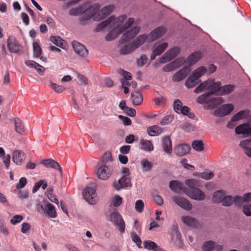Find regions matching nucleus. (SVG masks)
I'll use <instances>...</instances> for the list:
<instances>
[{
    "label": "nucleus",
    "instance_id": "f257e3e1",
    "mask_svg": "<svg viewBox=\"0 0 251 251\" xmlns=\"http://www.w3.org/2000/svg\"><path fill=\"white\" fill-rule=\"evenodd\" d=\"M101 5L99 3L91 5L85 10L83 16L80 18V22H83L93 18L95 21H100L109 16L115 9L114 5H107L100 9Z\"/></svg>",
    "mask_w": 251,
    "mask_h": 251
},
{
    "label": "nucleus",
    "instance_id": "f03ea898",
    "mask_svg": "<svg viewBox=\"0 0 251 251\" xmlns=\"http://www.w3.org/2000/svg\"><path fill=\"white\" fill-rule=\"evenodd\" d=\"M221 83L215 82L214 80H208L201 84L194 90V93L198 94L204 90H207V93L210 96L213 94L218 93L220 94Z\"/></svg>",
    "mask_w": 251,
    "mask_h": 251
},
{
    "label": "nucleus",
    "instance_id": "7ed1b4c3",
    "mask_svg": "<svg viewBox=\"0 0 251 251\" xmlns=\"http://www.w3.org/2000/svg\"><path fill=\"white\" fill-rule=\"evenodd\" d=\"M109 221L116 226L121 232L125 229V223L121 215L117 211H114L109 215Z\"/></svg>",
    "mask_w": 251,
    "mask_h": 251
},
{
    "label": "nucleus",
    "instance_id": "20e7f679",
    "mask_svg": "<svg viewBox=\"0 0 251 251\" xmlns=\"http://www.w3.org/2000/svg\"><path fill=\"white\" fill-rule=\"evenodd\" d=\"M97 176L99 179L105 180L111 175L112 168L111 166L97 164Z\"/></svg>",
    "mask_w": 251,
    "mask_h": 251
},
{
    "label": "nucleus",
    "instance_id": "39448f33",
    "mask_svg": "<svg viewBox=\"0 0 251 251\" xmlns=\"http://www.w3.org/2000/svg\"><path fill=\"white\" fill-rule=\"evenodd\" d=\"M186 194L190 198L197 201H203L205 198L204 193L198 188H185L184 190Z\"/></svg>",
    "mask_w": 251,
    "mask_h": 251
},
{
    "label": "nucleus",
    "instance_id": "423d86ee",
    "mask_svg": "<svg viewBox=\"0 0 251 251\" xmlns=\"http://www.w3.org/2000/svg\"><path fill=\"white\" fill-rule=\"evenodd\" d=\"M83 196L89 204H95L97 202L96 190L92 187L85 188L82 192Z\"/></svg>",
    "mask_w": 251,
    "mask_h": 251
},
{
    "label": "nucleus",
    "instance_id": "0eeeda50",
    "mask_svg": "<svg viewBox=\"0 0 251 251\" xmlns=\"http://www.w3.org/2000/svg\"><path fill=\"white\" fill-rule=\"evenodd\" d=\"M7 48L11 53H18L22 50V46L14 37L10 36L7 39Z\"/></svg>",
    "mask_w": 251,
    "mask_h": 251
},
{
    "label": "nucleus",
    "instance_id": "6e6552de",
    "mask_svg": "<svg viewBox=\"0 0 251 251\" xmlns=\"http://www.w3.org/2000/svg\"><path fill=\"white\" fill-rule=\"evenodd\" d=\"M178 48L174 47L166 52L160 58L159 62L161 64L168 62L174 58L179 52Z\"/></svg>",
    "mask_w": 251,
    "mask_h": 251
},
{
    "label": "nucleus",
    "instance_id": "1a4fd4ad",
    "mask_svg": "<svg viewBox=\"0 0 251 251\" xmlns=\"http://www.w3.org/2000/svg\"><path fill=\"white\" fill-rule=\"evenodd\" d=\"M233 109L234 106L232 104H223L214 111V114L216 117H223L229 114Z\"/></svg>",
    "mask_w": 251,
    "mask_h": 251
},
{
    "label": "nucleus",
    "instance_id": "9d476101",
    "mask_svg": "<svg viewBox=\"0 0 251 251\" xmlns=\"http://www.w3.org/2000/svg\"><path fill=\"white\" fill-rule=\"evenodd\" d=\"M173 200L177 205L185 210L189 211L192 208L191 202L185 198L175 196L173 197Z\"/></svg>",
    "mask_w": 251,
    "mask_h": 251
},
{
    "label": "nucleus",
    "instance_id": "9b49d317",
    "mask_svg": "<svg viewBox=\"0 0 251 251\" xmlns=\"http://www.w3.org/2000/svg\"><path fill=\"white\" fill-rule=\"evenodd\" d=\"M202 53L200 51H195L190 54L184 61V64L186 67H189L196 64L202 57Z\"/></svg>",
    "mask_w": 251,
    "mask_h": 251
},
{
    "label": "nucleus",
    "instance_id": "f8f14e48",
    "mask_svg": "<svg viewBox=\"0 0 251 251\" xmlns=\"http://www.w3.org/2000/svg\"><path fill=\"white\" fill-rule=\"evenodd\" d=\"M113 186L116 190H119L128 186L131 187L130 178L128 176H123L118 181L114 182Z\"/></svg>",
    "mask_w": 251,
    "mask_h": 251
},
{
    "label": "nucleus",
    "instance_id": "ddd939ff",
    "mask_svg": "<svg viewBox=\"0 0 251 251\" xmlns=\"http://www.w3.org/2000/svg\"><path fill=\"white\" fill-rule=\"evenodd\" d=\"M140 27L138 26H135L130 30L124 34L122 38L121 42L128 43L131 41L139 32Z\"/></svg>",
    "mask_w": 251,
    "mask_h": 251
},
{
    "label": "nucleus",
    "instance_id": "4468645a",
    "mask_svg": "<svg viewBox=\"0 0 251 251\" xmlns=\"http://www.w3.org/2000/svg\"><path fill=\"white\" fill-rule=\"evenodd\" d=\"M166 31V28L163 26L154 29L148 35V42H152L160 38L165 34Z\"/></svg>",
    "mask_w": 251,
    "mask_h": 251
},
{
    "label": "nucleus",
    "instance_id": "2eb2a0df",
    "mask_svg": "<svg viewBox=\"0 0 251 251\" xmlns=\"http://www.w3.org/2000/svg\"><path fill=\"white\" fill-rule=\"evenodd\" d=\"M73 49L75 52L81 57H86L88 54V51L84 46L76 41L72 43Z\"/></svg>",
    "mask_w": 251,
    "mask_h": 251
},
{
    "label": "nucleus",
    "instance_id": "dca6fc26",
    "mask_svg": "<svg viewBox=\"0 0 251 251\" xmlns=\"http://www.w3.org/2000/svg\"><path fill=\"white\" fill-rule=\"evenodd\" d=\"M235 132L237 134H242L244 137L251 135V126L248 124H241L236 127Z\"/></svg>",
    "mask_w": 251,
    "mask_h": 251
},
{
    "label": "nucleus",
    "instance_id": "f3484780",
    "mask_svg": "<svg viewBox=\"0 0 251 251\" xmlns=\"http://www.w3.org/2000/svg\"><path fill=\"white\" fill-rule=\"evenodd\" d=\"M191 150V147L187 144H181L174 148V151L176 155L182 156L188 154Z\"/></svg>",
    "mask_w": 251,
    "mask_h": 251
},
{
    "label": "nucleus",
    "instance_id": "a211bd4d",
    "mask_svg": "<svg viewBox=\"0 0 251 251\" xmlns=\"http://www.w3.org/2000/svg\"><path fill=\"white\" fill-rule=\"evenodd\" d=\"M223 102L224 100L222 98L216 97L206 101L203 105V108L208 110L213 109Z\"/></svg>",
    "mask_w": 251,
    "mask_h": 251
},
{
    "label": "nucleus",
    "instance_id": "6ab92c4d",
    "mask_svg": "<svg viewBox=\"0 0 251 251\" xmlns=\"http://www.w3.org/2000/svg\"><path fill=\"white\" fill-rule=\"evenodd\" d=\"M26 156L25 154L22 151H15L12 154V160L17 165H22L25 159Z\"/></svg>",
    "mask_w": 251,
    "mask_h": 251
},
{
    "label": "nucleus",
    "instance_id": "aec40b11",
    "mask_svg": "<svg viewBox=\"0 0 251 251\" xmlns=\"http://www.w3.org/2000/svg\"><path fill=\"white\" fill-rule=\"evenodd\" d=\"M189 72L188 68L185 67L175 73L173 76L172 79L174 82H179L184 79Z\"/></svg>",
    "mask_w": 251,
    "mask_h": 251
},
{
    "label": "nucleus",
    "instance_id": "412c9836",
    "mask_svg": "<svg viewBox=\"0 0 251 251\" xmlns=\"http://www.w3.org/2000/svg\"><path fill=\"white\" fill-rule=\"evenodd\" d=\"M41 163L47 168H51L54 170H58L62 173V169L59 163L55 160L51 159L43 160Z\"/></svg>",
    "mask_w": 251,
    "mask_h": 251
},
{
    "label": "nucleus",
    "instance_id": "4be33fe9",
    "mask_svg": "<svg viewBox=\"0 0 251 251\" xmlns=\"http://www.w3.org/2000/svg\"><path fill=\"white\" fill-rule=\"evenodd\" d=\"M112 17L113 18L110 22V26L113 29L119 27L127 18L126 15H121L117 18Z\"/></svg>",
    "mask_w": 251,
    "mask_h": 251
},
{
    "label": "nucleus",
    "instance_id": "5701e85b",
    "mask_svg": "<svg viewBox=\"0 0 251 251\" xmlns=\"http://www.w3.org/2000/svg\"><path fill=\"white\" fill-rule=\"evenodd\" d=\"M162 147L163 151L167 154H171L173 151L172 141L169 136H165L162 138Z\"/></svg>",
    "mask_w": 251,
    "mask_h": 251
},
{
    "label": "nucleus",
    "instance_id": "b1692460",
    "mask_svg": "<svg viewBox=\"0 0 251 251\" xmlns=\"http://www.w3.org/2000/svg\"><path fill=\"white\" fill-rule=\"evenodd\" d=\"M139 147L140 149L145 151L151 152L154 149V147L151 142L146 139L140 140Z\"/></svg>",
    "mask_w": 251,
    "mask_h": 251
},
{
    "label": "nucleus",
    "instance_id": "393cba45",
    "mask_svg": "<svg viewBox=\"0 0 251 251\" xmlns=\"http://www.w3.org/2000/svg\"><path fill=\"white\" fill-rule=\"evenodd\" d=\"M181 219L183 223L188 226L196 227L198 225L197 220L190 216H182Z\"/></svg>",
    "mask_w": 251,
    "mask_h": 251
},
{
    "label": "nucleus",
    "instance_id": "a878e982",
    "mask_svg": "<svg viewBox=\"0 0 251 251\" xmlns=\"http://www.w3.org/2000/svg\"><path fill=\"white\" fill-rule=\"evenodd\" d=\"M201 82L200 79L195 78V76L192 74L186 80L185 85L188 88H192L195 87Z\"/></svg>",
    "mask_w": 251,
    "mask_h": 251
},
{
    "label": "nucleus",
    "instance_id": "bb28decb",
    "mask_svg": "<svg viewBox=\"0 0 251 251\" xmlns=\"http://www.w3.org/2000/svg\"><path fill=\"white\" fill-rule=\"evenodd\" d=\"M226 193L223 190H218L214 192L212 198V201L214 203H221Z\"/></svg>",
    "mask_w": 251,
    "mask_h": 251
},
{
    "label": "nucleus",
    "instance_id": "cd10ccee",
    "mask_svg": "<svg viewBox=\"0 0 251 251\" xmlns=\"http://www.w3.org/2000/svg\"><path fill=\"white\" fill-rule=\"evenodd\" d=\"M131 97L132 100L133 104L136 105L141 104L143 100L142 95L139 91H134L133 93H132Z\"/></svg>",
    "mask_w": 251,
    "mask_h": 251
},
{
    "label": "nucleus",
    "instance_id": "c85d7f7f",
    "mask_svg": "<svg viewBox=\"0 0 251 251\" xmlns=\"http://www.w3.org/2000/svg\"><path fill=\"white\" fill-rule=\"evenodd\" d=\"M148 35L147 36L145 34L139 35L134 41L132 43V45L134 46V48L137 49L139 47L142 45L146 41H148Z\"/></svg>",
    "mask_w": 251,
    "mask_h": 251
},
{
    "label": "nucleus",
    "instance_id": "c756f323",
    "mask_svg": "<svg viewBox=\"0 0 251 251\" xmlns=\"http://www.w3.org/2000/svg\"><path fill=\"white\" fill-rule=\"evenodd\" d=\"M45 212L50 217L55 218L57 216L54 206L51 203H48L45 205Z\"/></svg>",
    "mask_w": 251,
    "mask_h": 251
},
{
    "label": "nucleus",
    "instance_id": "7c9ffc66",
    "mask_svg": "<svg viewBox=\"0 0 251 251\" xmlns=\"http://www.w3.org/2000/svg\"><path fill=\"white\" fill-rule=\"evenodd\" d=\"M50 40L56 46L59 47L62 49H64L66 43L59 36H52L50 37Z\"/></svg>",
    "mask_w": 251,
    "mask_h": 251
},
{
    "label": "nucleus",
    "instance_id": "2f4dec72",
    "mask_svg": "<svg viewBox=\"0 0 251 251\" xmlns=\"http://www.w3.org/2000/svg\"><path fill=\"white\" fill-rule=\"evenodd\" d=\"M207 73V68L205 66H200L194 70L192 74L195 76V78H199L204 75Z\"/></svg>",
    "mask_w": 251,
    "mask_h": 251
},
{
    "label": "nucleus",
    "instance_id": "473e14b6",
    "mask_svg": "<svg viewBox=\"0 0 251 251\" xmlns=\"http://www.w3.org/2000/svg\"><path fill=\"white\" fill-rule=\"evenodd\" d=\"M163 129L157 126H153L147 129L148 134L151 136L158 135L162 132Z\"/></svg>",
    "mask_w": 251,
    "mask_h": 251
},
{
    "label": "nucleus",
    "instance_id": "72a5a7b5",
    "mask_svg": "<svg viewBox=\"0 0 251 251\" xmlns=\"http://www.w3.org/2000/svg\"><path fill=\"white\" fill-rule=\"evenodd\" d=\"M168 46L167 43H163L159 45L155 44L153 46V50L156 54L159 55L164 52Z\"/></svg>",
    "mask_w": 251,
    "mask_h": 251
},
{
    "label": "nucleus",
    "instance_id": "f704fd0d",
    "mask_svg": "<svg viewBox=\"0 0 251 251\" xmlns=\"http://www.w3.org/2000/svg\"><path fill=\"white\" fill-rule=\"evenodd\" d=\"M235 89V86L231 84L226 85L224 86L221 85L220 94L225 95L231 93Z\"/></svg>",
    "mask_w": 251,
    "mask_h": 251
},
{
    "label": "nucleus",
    "instance_id": "c9c22d12",
    "mask_svg": "<svg viewBox=\"0 0 251 251\" xmlns=\"http://www.w3.org/2000/svg\"><path fill=\"white\" fill-rule=\"evenodd\" d=\"M83 9L82 7L81 6H78L75 8H73L70 10L69 11V14L71 16H78L79 15H81V16L79 18V20H80V18L83 16L84 15V12ZM80 21V20H79Z\"/></svg>",
    "mask_w": 251,
    "mask_h": 251
},
{
    "label": "nucleus",
    "instance_id": "e433bc0d",
    "mask_svg": "<svg viewBox=\"0 0 251 251\" xmlns=\"http://www.w3.org/2000/svg\"><path fill=\"white\" fill-rule=\"evenodd\" d=\"M135 48L132 44L125 45L121 48L120 50V53L123 55H126L132 52Z\"/></svg>",
    "mask_w": 251,
    "mask_h": 251
},
{
    "label": "nucleus",
    "instance_id": "4c0bfd02",
    "mask_svg": "<svg viewBox=\"0 0 251 251\" xmlns=\"http://www.w3.org/2000/svg\"><path fill=\"white\" fill-rule=\"evenodd\" d=\"M169 187L174 192H177L182 189V184L177 180H172L169 182Z\"/></svg>",
    "mask_w": 251,
    "mask_h": 251
},
{
    "label": "nucleus",
    "instance_id": "58836bf2",
    "mask_svg": "<svg viewBox=\"0 0 251 251\" xmlns=\"http://www.w3.org/2000/svg\"><path fill=\"white\" fill-rule=\"evenodd\" d=\"M249 112L247 111L241 110L235 114L231 119V122H236L239 120L245 118L248 115Z\"/></svg>",
    "mask_w": 251,
    "mask_h": 251
},
{
    "label": "nucleus",
    "instance_id": "ea45409f",
    "mask_svg": "<svg viewBox=\"0 0 251 251\" xmlns=\"http://www.w3.org/2000/svg\"><path fill=\"white\" fill-rule=\"evenodd\" d=\"M112 161V154L110 152H106L98 162V165H106L109 161Z\"/></svg>",
    "mask_w": 251,
    "mask_h": 251
},
{
    "label": "nucleus",
    "instance_id": "a19ab883",
    "mask_svg": "<svg viewBox=\"0 0 251 251\" xmlns=\"http://www.w3.org/2000/svg\"><path fill=\"white\" fill-rule=\"evenodd\" d=\"M14 122L16 131L20 134H23L24 132V127L21 120L19 118L16 117L14 119Z\"/></svg>",
    "mask_w": 251,
    "mask_h": 251
},
{
    "label": "nucleus",
    "instance_id": "79ce46f5",
    "mask_svg": "<svg viewBox=\"0 0 251 251\" xmlns=\"http://www.w3.org/2000/svg\"><path fill=\"white\" fill-rule=\"evenodd\" d=\"M113 17H110L108 19L105 20L104 21L101 22L100 24H99L97 27L96 28V31L99 32L103 29L107 25H110V22L112 19Z\"/></svg>",
    "mask_w": 251,
    "mask_h": 251
},
{
    "label": "nucleus",
    "instance_id": "37998d69",
    "mask_svg": "<svg viewBox=\"0 0 251 251\" xmlns=\"http://www.w3.org/2000/svg\"><path fill=\"white\" fill-rule=\"evenodd\" d=\"M33 57L34 58L39 57L42 53V50L37 42L33 43Z\"/></svg>",
    "mask_w": 251,
    "mask_h": 251
},
{
    "label": "nucleus",
    "instance_id": "c03bdc74",
    "mask_svg": "<svg viewBox=\"0 0 251 251\" xmlns=\"http://www.w3.org/2000/svg\"><path fill=\"white\" fill-rule=\"evenodd\" d=\"M192 147L194 150L197 151H201L204 149V145L201 140H195L192 142Z\"/></svg>",
    "mask_w": 251,
    "mask_h": 251
},
{
    "label": "nucleus",
    "instance_id": "a18cd8bd",
    "mask_svg": "<svg viewBox=\"0 0 251 251\" xmlns=\"http://www.w3.org/2000/svg\"><path fill=\"white\" fill-rule=\"evenodd\" d=\"M215 246V243L213 241L205 242L202 245L203 251H211Z\"/></svg>",
    "mask_w": 251,
    "mask_h": 251
},
{
    "label": "nucleus",
    "instance_id": "49530a36",
    "mask_svg": "<svg viewBox=\"0 0 251 251\" xmlns=\"http://www.w3.org/2000/svg\"><path fill=\"white\" fill-rule=\"evenodd\" d=\"M221 203L224 206H230L233 204V197L231 196L226 195Z\"/></svg>",
    "mask_w": 251,
    "mask_h": 251
},
{
    "label": "nucleus",
    "instance_id": "de8ad7c7",
    "mask_svg": "<svg viewBox=\"0 0 251 251\" xmlns=\"http://www.w3.org/2000/svg\"><path fill=\"white\" fill-rule=\"evenodd\" d=\"M141 164L142 166L143 171L145 172L150 171L152 167L151 162L146 159L141 160Z\"/></svg>",
    "mask_w": 251,
    "mask_h": 251
},
{
    "label": "nucleus",
    "instance_id": "09e8293b",
    "mask_svg": "<svg viewBox=\"0 0 251 251\" xmlns=\"http://www.w3.org/2000/svg\"><path fill=\"white\" fill-rule=\"evenodd\" d=\"M143 245L145 249L149 250H152L153 251H154V249H155L156 247L158 246L154 242L150 240L144 241Z\"/></svg>",
    "mask_w": 251,
    "mask_h": 251
},
{
    "label": "nucleus",
    "instance_id": "8fccbe9b",
    "mask_svg": "<svg viewBox=\"0 0 251 251\" xmlns=\"http://www.w3.org/2000/svg\"><path fill=\"white\" fill-rule=\"evenodd\" d=\"M209 97L210 96L208 95V94L205 93L199 96L196 99V101L198 103L204 104L205 102L207 101V100Z\"/></svg>",
    "mask_w": 251,
    "mask_h": 251
},
{
    "label": "nucleus",
    "instance_id": "3c124183",
    "mask_svg": "<svg viewBox=\"0 0 251 251\" xmlns=\"http://www.w3.org/2000/svg\"><path fill=\"white\" fill-rule=\"evenodd\" d=\"M123 202V199L122 198L120 197L119 195H116L115 196L111 201V204L114 206V207H118Z\"/></svg>",
    "mask_w": 251,
    "mask_h": 251
},
{
    "label": "nucleus",
    "instance_id": "603ef678",
    "mask_svg": "<svg viewBox=\"0 0 251 251\" xmlns=\"http://www.w3.org/2000/svg\"><path fill=\"white\" fill-rule=\"evenodd\" d=\"M50 87L54 90V91L57 93H60L64 91L65 89L64 86L62 85H58L57 84L51 82L50 84Z\"/></svg>",
    "mask_w": 251,
    "mask_h": 251
},
{
    "label": "nucleus",
    "instance_id": "864d4df0",
    "mask_svg": "<svg viewBox=\"0 0 251 251\" xmlns=\"http://www.w3.org/2000/svg\"><path fill=\"white\" fill-rule=\"evenodd\" d=\"M243 202H244L241 196L236 195L233 197V203L234 204L235 206L241 207Z\"/></svg>",
    "mask_w": 251,
    "mask_h": 251
},
{
    "label": "nucleus",
    "instance_id": "5fc2aeb1",
    "mask_svg": "<svg viewBox=\"0 0 251 251\" xmlns=\"http://www.w3.org/2000/svg\"><path fill=\"white\" fill-rule=\"evenodd\" d=\"M144 207V203L142 200H137L135 204V208L136 211L141 213L143 211Z\"/></svg>",
    "mask_w": 251,
    "mask_h": 251
},
{
    "label": "nucleus",
    "instance_id": "6e6d98bb",
    "mask_svg": "<svg viewBox=\"0 0 251 251\" xmlns=\"http://www.w3.org/2000/svg\"><path fill=\"white\" fill-rule=\"evenodd\" d=\"M0 232L5 235L9 234V230L6 227L5 222L3 219L0 220Z\"/></svg>",
    "mask_w": 251,
    "mask_h": 251
},
{
    "label": "nucleus",
    "instance_id": "4d7b16f0",
    "mask_svg": "<svg viewBox=\"0 0 251 251\" xmlns=\"http://www.w3.org/2000/svg\"><path fill=\"white\" fill-rule=\"evenodd\" d=\"M134 19L133 18H129L128 21L124 24V26L120 28L119 30V33H122L124 31L126 28L131 25L134 23Z\"/></svg>",
    "mask_w": 251,
    "mask_h": 251
},
{
    "label": "nucleus",
    "instance_id": "13d9d810",
    "mask_svg": "<svg viewBox=\"0 0 251 251\" xmlns=\"http://www.w3.org/2000/svg\"><path fill=\"white\" fill-rule=\"evenodd\" d=\"M173 106L174 110L178 113L183 107L182 102L179 100H176L174 102Z\"/></svg>",
    "mask_w": 251,
    "mask_h": 251
},
{
    "label": "nucleus",
    "instance_id": "bf43d9fd",
    "mask_svg": "<svg viewBox=\"0 0 251 251\" xmlns=\"http://www.w3.org/2000/svg\"><path fill=\"white\" fill-rule=\"evenodd\" d=\"M131 237L132 241L136 243L137 246L139 248H142V241L141 240L140 237L135 233H132Z\"/></svg>",
    "mask_w": 251,
    "mask_h": 251
},
{
    "label": "nucleus",
    "instance_id": "052dcab7",
    "mask_svg": "<svg viewBox=\"0 0 251 251\" xmlns=\"http://www.w3.org/2000/svg\"><path fill=\"white\" fill-rule=\"evenodd\" d=\"M243 212L247 216H251V204L247 203L243 206Z\"/></svg>",
    "mask_w": 251,
    "mask_h": 251
},
{
    "label": "nucleus",
    "instance_id": "680f3d73",
    "mask_svg": "<svg viewBox=\"0 0 251 251\" xmlns=\"http://www.w3.org/2000/svg\"><path fill=\"white\" fill-rule=\"evenodd\" d=\"M23 218L22 215H16L10 220V223L13 225H15L20 223Z\"/></svg>",
    "mask_w": 251,
    "mask_h": 251
},
{
    "label": "nucleus",
    "instance_id": "e2e57ef3",
    "mask_svg": "<svg viewBox=\"0 0 251 251\" xmlns=\"http://www.w3.org/2000/svg\"><path fill=\"white\" fill-rule=\"evenodd\" d=\"M148 57L146 55L143 54L137 60V64L139 66H143L147 63L148 61Z\"/></svg>",
    "mask_w": 251,
    "mask_h": 251
},
{
    "label": "nucleus",
    "instance_id": "0e129e2a",
    "mask_svg": "<svg viewBox=\"0 0 251 251\" xmlns=\"http://www.w3.org/2000/svg\"><path fill=\"white\" fill-rule=\"evenodd\" d=\"M185 184L188 186L187 188H194L197 185V181L195 179H187L185 180Z\"/></svg>",
    "mask_w": 251,
    "mask_h": 251
},
{
    "label": "nucleus",
    "instance_id": "69168bd1",
    "mask_svg": "<svg viewBox=\"0 0 251 251\" xmlns=\"http://www.w3.org/2000/svg\"><path fill=\"white\" fill-rule=\"evenodd\" d=\"M200 176L202 179L209 180L213 177L214 174L212 172H203L200 174Z\"/></svg>",
    "mask_w": 251,
    "mask_h": 251
},
{
    "label": "nucleus",
    "instance_id": "338daca9",
    "mask_svg": "<svg viewBox=\"0 0 251 251\" xmlns=\"http://www.w3.org/2000/svg\"><path fill=\"white\" fill-rule=\"evenodd\" d=\"M27 181L25 177H23L19 179V183L16 185V188L20 189L24 188L26 184Z\"/></svg>",
    "mask_w": 251,
    "mask_h": 251
},
{
    "label": "nucleus",
    "instance_id": "774afa93",
    "mask_svg": "<svg viewBox=\"0 0 251 251\" xmlns=\"http://www.w3.org/2000/svg\"><path fill=\"white\" fill-rule=\"evenodd\" d=\"M173 120L172 116L168 115L164 117L161 121L160 123L162 125H166L170 123Z\"/></svg>",
    "mask_w": 251,
    "mask_h": 251
}]
</instances>
